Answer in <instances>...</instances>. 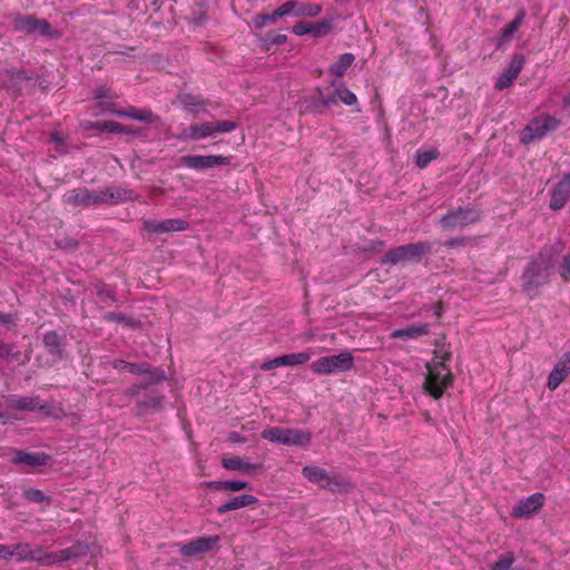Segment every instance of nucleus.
<instances>
[{"instance_id":"obj_1","label":"nucleus","mask_w":570,"mask_h":570,"mask_svg":"<svg viewBox=\"0 0 570 570\" xmlns=\"http://www.w3.org/2000/svg\"><path fill=\"white\" fill-rule=\"evenodd\" d=\"M563 247L561 239L554 244H546L527 263L521 274V289L529 298H535L541 288L550 285Z\"/></svg>"},{"instance_id":"obj_2","label":"nucleus","mask_w":570,"mask_h":570,"mask_svg":"<svg viewBox=\"0 0 570 570\" xmlns=\"http://www.w3.org/2000/svg\"><path fill=\"white\" fill-rule=\"evenodd\" d=\"M9 19L14 32L47 39H58L60 36L46 19H40L36 14L16 12L10 14Z\"/></svg>"},{"instance_id":"obj_3","label":"nucleus","mask_w":570,"mask_h":570,"mask_svg":"<svg viewBox=\"0 0 570 570\" xmlns=\"http://www.w3.org/2000/svg\"><path fill=\"white\" fill-rule=\"evenodd\" d=\"M450 358V354L446 353L442 361L433 364H428V373L423 384L424 391L433 399H440L444 390L452 384V373L445 365V361Z\"/></svg>"},{"instance_id":"obj_4","label":"nucleus","mask_w":570,"mask_h":570,"mask_svg":"<svg viewBox=\"0 0 570 570\" xmlns=\"http://www.w3.org/2000/svg\"><path fill=\"white\" fill-rule=\"evenodd\" d=\"M432 244L430 242H416L401 245L389 249L381 258V264L397 265L407 262H421L422 258L430 254Z\"/></svg>"},{"instance_id":"obj_5","label":"nucleus","mask_w":570,"mask_h":570,"mask_svg":"<svg viewBox=\"0 0 570 570\" xmlns=\"http://www.w3.org/2000/svg\"><path fill=\"white\" fill-rule=\"evenodd\" d=\"M262 438L282 445L306 448L312 442L308 430L273 426L262 432Z\"/></svg>"},{"instance_id":"obj_6","label":"nucleus","mask_w":570,"mask_h":570,"mask_svg":"<svg viewBox=\"0 0 570 570\" xmlns=\"http://www.w3.org/2000/svg\"><path fill=\"white\" fill-rule=\"evenodd\" d=\"M124 394L135 399L138 414H144L149 410L158 411L164 401V395L159 390L142 384H132L125 390Z\"/></svg>"},{"instance_id":"obj_7","label":"nucleus","mask_w":570,"mask_h":570,"mask_svg":"<svg viewBox=\"0 0 570 570\" xmlns=\"http://www.w3.org/2000/svg\"><path fill=\"white\" fill-rule=\"evenodd\" d=\"M37 83L38 77L23 69H7L0 73V86L13 95H21L26 89H33Z\"/></svg>"},{"instance_id":"obj_8","label":"nucleus","mask_w":570,"mask_h":570,"mask_svg":"<svg viewBox=\"0 0 570 570\" xmlns=\"http://www.w3.org/2000/svg\"><path fill=\"white\" fill-rule=\"evenodd\" d=\"M560 126V120L551 115L532 119L520 134V142L529 145L533 141L541 140L548 132L554 131Z\"/></svg>"},{"instance_id":"obj_9","label":"nucleus","mask_w":570,"mask_h":570,"mask_svg":"<svg viewBox=\"0 0 570 570\" xmlns=\"http://www.w3.org/2000/svg\"><path fill=\"white\" fill-rule=\"evenodd\" d=\"M481 220V212L472 206H459L449 210L440 218L444 229L464 228Z\"/></svg>"},{"instance_id":"obj_10","label":"nucleus","mask_w":570,"mask_h":570,"mask_svg":"<svg viewBox=\"0 0 570 570\" xmlns=\"http://www.w3.org/2000/svg\"><path fill=\"white\" fill-rule=\"evenodd\" d=\"M353 366V355L347 351L335 355L320 357L311 364V368L314 373L326 375L336 372L350 371Z\"/></svg>"},{"instance_id":"obj_11","label":"nucleus","mask_w":570,"mask_h":570,"mask_svg":"<svg viewBox=\"0 0 570 570\" xmlns=\"http://www.w3.org/2000/svg\"><path fill=\"white\" fill-rule=\"evenodd\" d=\"M62 202L72 207H90L104 205L101 189H89L86 187L75 188L62 196Z\"/></svg>"},{"instance_id":"obj_12","label":"nucleus","mask_w":570,"mask_h":570,"mask_svg":"<svg viewBox=\"0 0 570 570\" xmlns=\"http://www.w3.org/2000/svg\"><path fill=\"white\" fill-rule=\"evenodd\" d=\"M232 159V156L223 155H185L180 158V164L187 168L206 170L215 166H228Z\"/></svg>"},{"instance_id":"obj_13","label":"nucleus","mask_w":570,"mask_h":570,"mask_svg":"<svg viewBox=\"0 0 570 570\" xmlns=\"http://www.w3.org/2000/svg\"><path fill=\"white\" fill-rule=\"evenodd\" d=\"M189 228V224L180 218H168L163 220L145 219L142 230L149 235H161L173 232H184Z\"/></svg>"},{"instance_id":"obj_14","label":"nucleus","mask_w":570,"mask_h":570,"mask_svg":"<svg viewBox=\"0 0 570 570\" xmlns=\"http://www.w3.org/2000/svg\"><path fill=\"white\" fill-rule=\"evenodd\" d=\"M544 500L546 497L542 492H535L515 503L512 507L511 515L517 519H528L543 507Z\"/></svg>"},{"instance_id":"obj_15","label":"nucleus","mask_w":570,"mask_h":570,"mask_svg":"<svg viewBox=\"0 0 570 570\" xmlns=\"http://www.w3.org/2000/svg\"><path fill=\"white\" fill-rule=\"evenodd\" d=\"M333 105L334 100L330 97V94L325 95L322 90H318L316 94L308 96L301 101L299 112L324 115Z\"/></svg>"},{"instance_id":"obj_16","label":"nucleus","mask_w":570,"mask_h":570,"mask_svg":"<svg viewBox=\"0 0 570 570\" xmlns=\"http://www.w3.org/2000/svg\"><path fill=\"white\" fill-rule=\"evenodd\" d=\"M8 407L16 411L49 413L50 405L42 403L39 396H19L11 394L7 397Z\"/></svg>"},{"instance_id":"obj_17","label":"nucleus","mask_w":570,"mask_h":570,"mask_svg":"<svg viewBox=\"0 0 570 570\" xmlns=\"http://www.w3.org/2000/svg\"><path fill=\"white\" fill-rule=\"evenodd\" d=\"M285 17H317L322 12V6L312 2L287 0L283 3Z\"/></svg>"},{"instance_id":"obj_18","label":"nucleus","mask_w":570,"mask_h":570,"mask_svg":"<svg viewBox=\"0 0 570 570\" xmlns=\"http://www.w3.org/2000/svg\"><path fill=\"white\" fill-rule=\"evenodd\" d=\"M52 461L51 455L45 452H27L23 450H14L11 462L17 465H26L30 468L45 466Z\"/></svg>"},{"instance_id":"obj_19","label":"nucleus","mask_w":570,"mask_h":570,"mask_svg":"<svg viewBox=\"0 0 570 570\" xmlns=\"http://www.w3.org/2000/svg\"><path fill=\"white\" fill-rule=\"evenodd\" d=\"M570 374V351L561 355L554 364L552 371L548 376L547 386L550 391H554Z\"/></svg>"},{"instance_id":"obj_20","label":"nucleus","mask_w":570,"mask_h":570,"mask_svg":"<svg viewBox=\"0 0 570 570\" xmlns=\"http://www.w3.org/2000/svg\"><path fill=\"white\" fill-rule=\"evenodd\" d=\"M218 540V535L199 537L181 546L179 552L184 557H195L200 553H206L213 549Z\"/></svg>"},{"instance_id":"obj_21","label":"nucleus","mask_w":570,"mask_h":570,"mask_svg":"<svg viewBox=\"0 0 570 570\" xmlns=\"http://www.w3.org/2000/svg\"><path fill=\"white\" fill-rule=\"evenodd\" d=\"M111 114L117 117L129 118L146 124H160V117L149 108H137L130 106L127 109L112 110Z\"/></svg>"},{"instance_id":"obj_22","label":"nucleus","mask_w":570,"mask_h":570,"mask_svg":"<svg viewBox=\"0 0 570 570\" xmlns=\"http://www.w3.org/2000/svg\"><path fill=\"white\" fill-rule=\"evenodd\" d=\"M570 199V174H564L559 183L553 187L550 199V208L559 210Z\"/></svg>"},{"instance_id":"obj_23","label":"nucleus","mask_w":570,"mask_h":570,"mask_svg":"<svg viewBox=\"0 0 570 570\" xmlns=\"http://www.w3.org/2000/svg\"><path fill=\"white\" fill-rule=\"evenodd\" d=\"M311 355L306 352H299V353H289L285 354L278 357H275L273 360H269L267 362H264L261 366L264 371H269L272 368L278 367V366H294V365H302L309 361Z\"/></svg>"},{"instance_id":"obj_24","label":"nucleus","mask_w":570,"mask_h":570,"mask_svg":"<svg viewBox=\"0 0 570 570\" xmlns=\"http://www.w3.org/2000/svg\"><path fill=\"white\" fill-rule=\"evenodd\" d=\"M101 196L104 197V205H117L137 199V194L132 189L120 186H110L101 189Z\"/></svg>"},{"instance_id":"obj_25","label":"nucleus","mask_w":570,"mask_h":570,"mask_svg":"<svg viewBox=\"0 0 570 570\" xmlns=\"http://www.w3.org/2000/svg\"><path fill=\"white\" fill-rule=\"evenodd\" d=\"M10 550L12 551L11 558H14L17 561L31 562L40 558L42 547H32L30 543L19 542L16 544H11Z\"/></svg>"},{"instance_id":"obj_26","label":"nucleus","mask_w":570,"mask_h":570,"mask_svg":"<svg viewBox=\"0 0 570 570\" xmlns=\"http://www.w3.org/2000/svg\"><path fill=\"white\" fill-rule=\"evenodd\" d=\"M42 344L46 351L58 358L63 357V347L66 345V338L60 335L57 331H47L42 336Z\"/></svg>"},{"instance_id":"obj_27","label":"nucleus","mask_w":570,"mask_h":570,"mask_svg":"<svg viewBox=\"0 0 570 570\" xmlns=\"http://www.w3.org/2000/svg\"><path fill=\"white\" fill-rule=\"evenodd\" d=\"M177 100L183 106V108L189 114L198 115L202 112H207V101L198 95H193L190 92H180L177 96Z\"/></svg>"},{"instance_id":"obj_28","label":"nucleus","mask_w":570,"mask_h":570,"mask_svg":"<svg viewBox=\"0 0 570 570\" xmlns=\"http://www.w3.org/2000/svg\"><path fill=\"white\" fill-rule=\"evenodd\" d=\"M430 333L428 323L409 324L405 327L394 330L390 337L402 340H415Z\"/></svg>"},{"instance_id":"obj_29","label":"nucleus","mask_w":570,"mask_h":570,"mask_svg":"<svg viewBox=\"0 0 570 570\" xmlns=\"http://www.w3.org/2000/svg\"><path fill=\"white\" fill-rule=\"evenodd\" d=\"M213 136L212 122H202L190 125L188 128H184L179 134L180 140H200Z\"/></svg>"},{"instance_id":"obj_30","label":"nucleus","mask_w":570,"mask_h":570,"mask_svg":"<svg viewBox=\"0 0 570 570\" xmlns=\"http://www.w3.org/2000/svg\"><path fill=\"white\" fill-rule=\"evenodd\" d=\"M258 499L252 494H240L229 499L223 504L218 505L216 511L218 514H225L229 511L237 510L244 507L256 504Z\"/></svg>"},{"instance_id":"obj_31","label":"nucleus","mask_w":570,"mask_h":570,"mask_svg":"<svg viewBox=\"0 0 570 570\" xmlns=\"http://www.w3.org/2000/svg\"><path fill=\"white\" fill-rule=\"evenodd\" d=\"M525 16H527L525 10L524 9H520L517 12L514 19L502 28L501 33H500V36H499V38L497 40V47L498 48L502 47L504 43L510 41L512 36L518 31L520 26L523 23Z\"/></svg>"},{"instance_id":"obj_32","label":"nucleus","mask_w":570,"mask_h":570,"mask_svg":"<svg viewBox=\"0 0 570 570\" xmlns=\"http://www.w3.org/2000/svg\"><path fill=\"white\" fill-rule=\"evenodd\" d=\"M94 287L97 296L96 304L99 308L110 307L117 302L116 292L109 285L98 282Z\"/></svg>"},{"instance_id":"obj_33","label":"nucleus","mask_w":570,"mask_h":570,"mask_svg":"<svg viewBox=\"0 0 570 570\" xmlns=\"http://www.w3.org/2000/svg\"><path fill=\"white\" fill-rule=\"evenodd\" d=\"M90 552L89 544L83 541H77L72 546L60 550V557L63 561H77L87 557Z\"/></svg>"},{"instance_id":"obj_34","label":"nucleus","mask_w":570,"mask_h":570,"mask_svg":"<svg viewBox=\"0 0 570 570\" xmlns=\"http://www.w3.org/2000/svg\"><path fill=\"white\" fill-rule=\"evenodd\" d=\"M302 474L309 482L317 483L322 488L330 485L331 478L323 468L316 465H306L302 469Z\"/></svg>"},{"instance_id":"obj_35","label":"nucleus","mask_w":570,"mask_h":570,"mask_svg":"<svg viewBox=\"0 0 570 570\" xmlns=\"http://www.w3.org/2000/svg\"><path fill=\"white\" fill-rule=\"evenodd\" d=\"M222 465L226 470L239 471L249 474L259 469V465L245 462L240 456L224 458Z\"/></svg>"},{"instance_id":"obj_36","label":"nucleus","mask_w":570,"mask_h":570,"mask_svg":"<svg viewBox=\"0 0 570 570\" xmlns=\"http://www.w3.org/2000/svg\"><path fill=\"white\" fill-rule=\"evenodd\" d=\"M285 17L283 3L271 13H257L253 17V24L256 29H263L269 24H274L278 19Z\"/></svg>"},{"instance_id":"obj_37","label":"nucleus","mask_w":570,"mask_h":570,"mask_svg":"<svg viewBox=\"0 0 570 570\" xmlns=\"http://www.w3.org/2000/svg\"><path fill=\"white\" fill-rule=\"evenodd\" d=\"M0 360H7L9 362L16 361L20 365H24L29 362V357H22V352L17 348L14 344L0 342Z\"/></svg>"},{"instance_id":"obj_38","label":"nucleus","mask_w":570,"mask_h":570,"mask_svg":"<svg viewBox=\"0 0 570 570\" xmlns=\"http://www.w3.org/2000/svg\"><path fill=\"white\" fill-rule=\"evenodd\" d=\"M354 60H355V57L353 53H351V52L342 53L338 56L337 60L330 66L328 71L332 75L341 78L345 75V72L352 66Z\"/></svg>"},{"instance_id":"obj_39","label":"nucleus","mask_w":570,"mask_h":570,"mask_svg":"<svg viewBox=\"0 0 570 570\" xmlns=\"http://www.w3.org/2000/svg\"><path fill=\"white\" fill-rule=\"evenodd\" d=\"M330 97L333 98L334 105L337 104V101H342L343 104L347 106L356 105L357 98L354 92H352L345 85L341 83L337 86L333 92L330 94Z\"/></svg>"},{"instance_id":"obj_40","label":"nucleus","mask_w":570,"mask_h":570,"mask_svg":"<svg viewBox=\"0 0 570 570\" xmlns=\"http://www.w3.org/2000/svg\"><path fill=\"white\" fill-rule=\"evenodd\" d=\"M112 367L118 371H128L129 373L136 375H142L148 372V363H131L125 360H115L112 363Z\"/></svg>"},{"instance_id":"obj_41","label":"nucleus","mask_w":570,"mask_h":570,"mask_svg":"<svg viewBox=\"0 0 570 570\" xmlns=\"http://www.w3.org/2000/svg\"><path fill=\"white\" fill-rule=\"evenodd\" d=\"M206 487L214 490L237 492L248 488V483L244 481H210L206 483Z\"/></svg>"},{"instance_id":"obj_42","label":"nucleus","mask_w":570,"mask_h":570,"mask_svg":"<svg viewBox=\"0 0 570 570\" xmlns=\"http://www.w3.org/2000/svg\"><path fill=\"white\" fill-rule=\"evenodd\" d=\"M102 321L121 323L131 328L140 326V321L129 317L122 313L107 312L102 315Z\"/></svg>"},{"instance_id":"obj_43","label":"nucleus","mask_w":570,"mask_h":570,"mask_svg":"<svg viewBox=\"0 0 570 570\" xmlns=\"http://www.w3.org/2000/svg\"><path fill=\"white\" fill-rule=\"evenodd\" d=\"M440 153L436 148L419 149L415 155V165L419 168H426L429 164L439 157Z\"/></svg>"},{"instance_id":"obj_44","label":"nucleus","mask_w":570,"mask_h":570,"mask_svg":"<svg viewBox=\"0 0 570 570\" xmlns=\"http://www.w3.org/2000/svg\"><path fill=\"white\" fill-rule=\"evenodd\" d=\"M334 19L325 18L317 22H311V35L314 37H324L333 29Z\"/></svg>"},{"instance_id":"obj_45","label":"nucleus","mask_w":570,"mask_h":570,"mask_svg":"<svg viewBox=\"0 0 570 570\" xmlns=\"http://www.w3.org/2000/svg\"><path fill=\"white\" fill-rule=\"evenodd\" d=\"M142 376L146 377V383L144 385L154 386L160 382L166 381V373L160 367H151L150 364H148V372L146 374H142Z\"/></svg>"},{"instance_id":"obj_46","label":"nucleus","mask_w":570,"mask_h":570,"mask_svg":"<svg viewBox=\"0 0 570 570\" xmlns=\"http://www.w3.org/2000/svg\"><path fill=\"white\" fill-rule=\"evenodd\" d=\"M514 562V553L512 551H508L499 557L498 561L492 564L491 570H512Z\"/></svg>"},{"instance_id":"obj_47","label":"nucleus","mask_w":570,"mask_h":570,"mask_svg":"<svg viewBox=\"0 0 570 570\" xmlns=\"http://www.w3.org/2000/svg\"><path fill=\"white\" fill-rule=\"evenodd\" d=\"M23 498L30 502H33V503H50L51 502V498L46 495L41 490L39 489H35V488H29V489H26L23 491Z\"/></svg>"},{"instance_id":"obj_48","label":"nucleus","mask_w":570,"mask_h":570,"mask_svg":"<svg viewBox=\"0 0 570 570\" xmlns=\"http://www.w3.org/2000/svg\"><path fill=\"white\" fill-rule=\"evenodd\" d=\"M518 78L517 75H514L509 69L504 68L503 71L499 75L494 87L497 90H503L512 85V82Z\"/></svg>"},{"instance_id":"obj_49","label":"nucleus","mask_w":570,"mask_h":570,"mask_svg":"<svg viewBox=\"0 0 570 570\" xmlns=\"http://www.w3.org/2000/svg\"><path fill=\"white\" fill-rule=\"evenodd\" d=\"M114 134L132 135L136 137H147V130L142 128H135L132 126H125L116 121Z\"/></svg>"},{"instance_id":"obj_50","label":"nucleus","mask_w":570,"mask_h":570,"mask_svg":"<svg viewBox=\"0 0 570 570\" xmlns=\"http://www.w3.org/2000/svg\"><path fill=\"white\" fill-rule=\"evenodd\" d=\"M237 128V122L232 120H219L212 122L213 136L220 132H230Z\"/></svg>"},{"instance_id":"obj_51","label":"nucleus","mask_w":570,"mask_h":570,"mask_svg":"<svg viewBox=\"0 0 570 570\" xmlns=\"http://www.w3.org/2000/svg\"><path fill=\"white\" fill-rule=\"evenodd\" d=\"M116 121L112 120H102L96 122H89L85 128L86 129H95L97 131L104 132H112L115 131Z\"/></svg>"},{"instance_id":"obj_52","label":"nucleus","mask_w":570,"mask_h":570,"mask_svg":"<svg viewBox=\"0 0 570 570\" xmlns=\"http://www.w3.org/2000/svg\"><path fill=\"white\" fill-rule=\"evenodd\" d=\"M525 62V58L522 53H514L507 67L514 75L519 76Z\"/></svg>"},{"instance_id":"obj_53","label":"nucleus","mask_w":570,"mask_h":570,"mask_svg":"<svg viewBox=\"0 0 570 570\" xmlns=\"http://www.w3.org/2000/svg\"><path fill=\"white\" fill-rule=\"evenodd\" d=\"M35 561H37L41 564H52V563L65 562L60 557V551L50 552V553H43V551H42L40 554V558L36 559Z\"/></svg>"},{"instance_id":"obj_54","label":"nucleus","mask_w":570,"mask_h":570,"mask_svg":"<svg viewBox=\"0 0 570 570\" xmlns=\"http://www.w3.org/2000/svg\"><path fill=\"white\" fill-rule=\"evenodd\" d=\"M559 274L564 282L570 281V250L562 257L559 265Z\"/></svg>"},{"instance_id":"obj_55","label":"nucleus","mask_w":570,"mask_h":570,"mask_svg":"<svg viewBox=\"0 0 570 570\" xmlns=\"http://www.w3.org/2000/svg\"><path fill=\"white\" fill-rule=\"evenodd\" d=\"M287 41V36L284 35V33H268L265 39H264V42L269 47V46H281V45H284L285 42Z\"/></svg>"},{"instance_id":"obj_56","label":"nucleus","mask_w":570,"mask_h":570,"mask_svg":"<svg viewBox=\"0 0 570 570\" xmlns=\"http://www.w3.org/2000/svg\"><path fill=\"white\" fill-rule=\"evenodd\" d=\"M292 31L296 36L311 35V22L298 21L293 26Z\"/></svg>"},{"instance_id":"obj_57","label":"nucleus","mask_w":570,"mask_h":570,"mask_svg":"<svg viewBox=\"0 0 570 570\" xmlns=\"http://www.w3.org/2000/svg\"><path fill=\"white\" fill-rule=\"evenodd\" d=\"M443 245L445 247H449V248L465 246L466 245V238H464V237L450 238V239H446L443 243Z\"/></svg>"},{"instance_id":"obj_58","label":"nucleus","mask_w":570,"mask_h":570,"mask_svg":"<svg viewBox=\"0 0 570 570\" xmlns=\"http://www.w3.org/2000/svg\"><path fill=\"white\" fill-rule=\"evenodd\" d=\"M16 315L13 314H4V313H1L0 312V323L2 325H7V326H14L16 325Z\"/></svg>"},{"instance_id":"obj_59","label":"nucleus","mask_w":570,"mask_h":570,"mask_svg":"<svg viewBox=\"0 0 570 570\" xmlns=\"http://www.w3.org/2000/svg\"><path fill=\"white\" fill-rule=\"evenodd\" d=\"M11 546L0 544V560H8L11 558Z\"/></svg>"},{"instance_id":"obj_60","label":"nucleus","mask_w":570,"mask_h":570,"mask_svg":"<svg viewBox=\"0 0 570 570\" xmlns=\"http://www.w3.org/2000/svg\"><path fill=\"white\" fill-rule=\"evenodd\" d=\"M109 97V89H107L106 87H99L96 89L95 98L97 100L107 99Z\"/></svg>"},{"instance_id":"obj_61","label":"nucleus","mask_w":570,"mask_h":570,"mask_svg":"<svg viewBox=\"0 0 570 570\" xmlns=\"http://www.w3.org/2000/svg\"><path fill=\"white\" fill-rule=\"evenodd\" d=\"M229 440L234 443H243L245 442V438L242 436L239 433L237 432H232L230 435H229Z\"/></svg>"},{"instance_id":"obj_62","label":"nucleus","mask_w":570,"mask_h":570,"mask_svg":"<svg viewBox=\"0 0 570 570\" xmlns=\"http://www.w3.org/2000/svg\"><path fill=\"white\" fill-rule=\"evenodd\" d=\"M562 104L564 107H570V92L563 97Z\"/></svg>"},{"instance_id":"obj_63","label":"nucleus","mask_w":570,"mask_h":570,"mask_svg":"<svg viewBox=\"0 0 570 570\" xmlns=\"http://www.w3.org/2000/svg\"><path fill=\"white\" fill-rule=\"evenodd\" d=\"M512 570H528V569H525L524 567H513L512 566Z\"/></svg>"},{"instance_id":"obj_64","label":"nucleus","mask_w":570,"mask_h":570,"mask_svg":"<svg viewBox=\"0 0 570 570\" xmlns=\"http://www.w3.org/2000/svg\"><path fill=\"white\" fill-rule=\"evenodd\" d=\"M7 419V414L0 411V420Z\"/></svg>"}]
</instances>
